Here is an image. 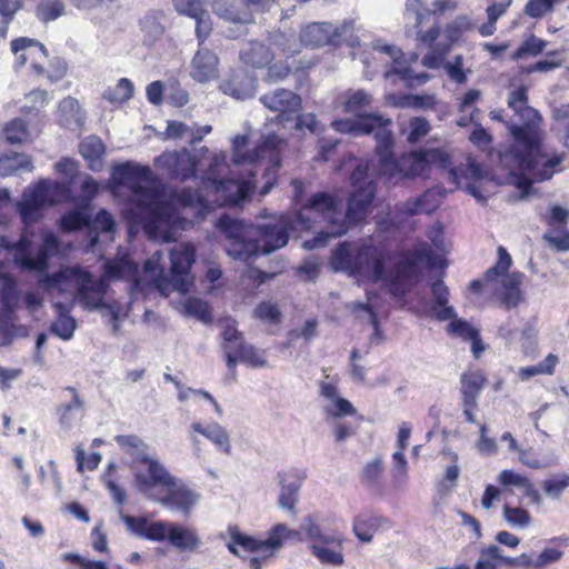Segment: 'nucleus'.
Here are the masks:
<instances>
[{"mask_svg": "<svg viewBox=\"0 0 569 569\" xmlns=\"http://www.w3.org/2000/svg\"><path fill=\"white\" fill-rule=\"evenodd\" d=\"M372 54L375 60L383 64H392V68L385 72V79L389 86L401 83L406 88H413L423 84L429 79L427 73L413 70L412 64H416L418 60L416 53L407 59L396 47L378 42L372 47Z\"/></svg>", "mask_w": 569, "mask_h": 569, "instance_id": "15", "label": "nucleus"}, {"mask_svg": "<svg viewBox=\"0 0 569 569\" xmlns=\"http://www.w3.org/2000/svg\"><path fill=\"white\" fill-rule=\"evenodd\" d=\"M502 519L516 530H526L532 525V516L529 510L519 506L506 503L502 508Z\"/></svg>", "mask_w": 569, "mask_h": 569, "instance_id": "43", "label": "nucleus"}, {"mask_svg": "<svg viewBox=\"0 0 569 569\" xmlns=\"http://www.w3.org/2000/svg\"><path fill=\"white\" fill-rule=\"evenodd\" d=\"M11 51L16 69L29 63L38 74H43L42 62L47 58V51L41 43L30 38H19L11 42Z\"/></svg>", "mask_w": 569, "mask_h": 569, "instance_id": "23", "label": "nucleus"}, {"mask_svg": "<svg viewBox=\"0 0 569 569\" xmlns=\"http://www.w3.org/2000/svg\"><path fill=\"white\" fill-rule=\"evenodd\" d=\"M557 0H529L525 6V13L539 19L553 10Z\"/></svg>", "mask_w": 569, "mask_h": 569, "instance_id": "62", "label": "nucleus"}, {"mask_svg": "<svg viewBox=\"0 0 569 569\" xmlns=\"http://www.w3.org/2000/svg\"><path fill=\"white\" fill-rule=\"evenodd\" d=\"M242 362L252 368H264L268 366L266 351L251 345L239 343L236 350V363Z\"/></svg>", "mask_w": 569, "mask_h": 569, "instance_id": "45", "label": "nucleus"}, {"mask_svg": "<svg viewBox=\"0 0 569 569\" xmlns=\"http://www.w3.org/2000/svg\"><path fill=\"white\" fill-rule=\"evenodd\" d=\"M497 252L496 264L486 272L483 280L472 281L470 289L491 293L508 309L516 308L525 301L521 286L526 276L520 271H510L512 259L503 247L500 246Z\"/></svg>", "mask_w": 569, "mask_h": 569, "instance_id": "8", "label": "nucleus"}, {"mask_svg": "<svg viewBox=\"0 0 569 569\" xmlns=\"http://www.w3.org/2000/svg\"><path fill=\"white\" fill-rule=\"evenodd\" d=\"M486 375L482 370H469L462 373L460 382H461V393L463 400L472 405L477 401L478 396L480 395L482 388L486 383Z\"/></svg>", "mask_w": 569, "mask_h": 569, "instance_id": "38", "label": "nucleus"}, {"mask_svg": "<svg viewBox=\"0 0 569 569\" xmlns=\"http://www.w3.org/2000/svg\"><path fill=\"white\" fill-rule=\"evenodd\" d=\"M518 460L530 469H543L555 466L558 459L552 455H540L532 448H529L518 451Z\"/></svg>", "mask_w": 569, "mask_h": 569, "instance_id": "46", "label": "nucleus"}, {"mask_svg": "<svg viewBox=\"0 0 569 569\" xmlns=\"http://www.w3.org/2000/svg\"><path fill=\"white\" fill-rule=\"evenodd\" d=\"M440 67H443L447 76L456 83H465L468 79V73H470V70L463 69L462 56H456L447 62L443 60Z\"/></svg>", "mask_w": 569, "mask_h": 569, "instance_id": "57", "label": "nucleus"}, {"mask_svg": "<svg viewBox=\"0 0 569 569\" xmlns=\"http://www.w3.org/2000/svg\"><path fill=\"white\" fill-rule=\"evenodd\" d=\"M441 194L438 190L431 189L418 198H413L403 203L400 208L406 216H416L421 213H431L440 204Z\"/></svg>", "mask_w": 569, "mask_h": 569, "instance_id": "36", "label": "nucleus"}, {"mask_svg": "<svg viewBox=\"0 0 569 569\" xmlns=\"http://www.w3.org/2000/svg\"><path fill=\"white\" fill-rule=\"evenodd\" d=\"M355 20H343L339 24L329 22H312L300 31V41L303 46L318 48L328 44H338L355 30Z\"/></svg>", "mask_w": 569, "mask_h": 569, "instance_id": "19", "label": "nucleus"}, {"mask_svg": "<svg viewBox=\"0 0 569 569\" xmlns=\"http://www.w3.org/2000/svg\"><path fill=\"white\" fill-rule=\"evenodd\" d=\"M393 139L390 130L382 129L377 133V154L379 157V173L389 181L397 182L403 178L427 174L432 168H446L450 158L440 149L423 152H410L400 159H395L390 149Z\"/></svg>", "mask_w": 569, "mask_h": 569, "instance_id": "7", "label": "nucleus"}, {"mask_svg": "<svg viewBox=\"0 0 569 569\" xmlns=\"http://www.w3.org/2000/svg\"><path fill=\"white\" fill-rule=\"evenodd\" d=\"M502 550L496 545H489L480 550L479 558L475 565V569H499L503 565Z\"/></svg>", "mask_w": 569, "mask_h": 569, "instance_id": "48", "label": "nucleus"}, {"mask_svg": "<svg viewBox=\"0 0 569 569\" xmlns=\"http://www.w3.org/2000/svg\"><path fill=\"white\" fill-rule=\"evenodd\" d=\"M100 184L91 177H86L81 184V207L64 214L61 218V228L73 231L88 224V207L91 200L98 194Z\"/></svg>", "mask_w": 569, "mask_h": 569, "instance_id": "24", "label": "nucleus"}, {"mask_svg": "<svg viewBox=\"0 0 569 569\" xmlns=\"http://www.w3.org/2000/svg\"><path fill=\"white\" fill-rule=\"evenodd\" d=\"M0 302L8 309H13L18 303L14 281L3 271H0Z\"/></svg>", "mask_w": 569, "mask_h": 569, "instance_id": "56", "label": "nucleus"}, {"mask_svg": "<svg viewBox=\"0 0 569 569\" xmlns=\"http://www.w3.org/2000/svg\"><path fill=\"white\" fill-rule=\"evenodd\" d=\"M327 522L319 512H313L303 517L299 531H295L289 539L297 535L302 536V540L308 543L310 555L322 566L339 568L346 562L345 545L347 541L342 532L332 530L325 531L322 525Z\"/></svg>", "mask_w": 569, "mask_h": 569, "instance_id": "9", "label": "nucleus"}, {"mask_svg": "<svg viewBox=\"0 0 569 569\" xmlns=\"http://www.w3.org/2000/svg\"><path fill=\"white\" fill-rule=\"evenodd\" d=\"M477 451L482 456H495L498 453V445L495 438L489 436L488 427L485 423L479 425V439L475 445Z\"/></svg>", "mask_w": 569, "mask_h": 569, "instance_id": "59", "label": "nucleus"}, {"mask_svg": "<svg viewBox=\"0 0 569 569\" xmlns=\"http://www.w3.org/2000/svg\"><path fill=\"white\" fill-rule=\"evenodd\" d=\"M59 413L60 426L66 430H70L76 427L83 417L82 405L80 400L74 397L69 405L60 408Z\"/></svg>", "mask_w": 569, "mask_h": 569, "instance_id": "50", "label": "nucleus"}, {"mask_svg": "<svg viewBox=\"0 0 569 569\" xmlns=\"http://www.w3.org/2000/svg\"><path fill=\"white\" fill-rule=\"evenodd\" d=\"M254 317L267 325H278L281 320V312L273 302L263 301L254 309Z\"/></svg>", "mask_w": 569, "mask_h": 569, "instance_id": "58", "label": "nucleus"}, {"mask_svg": "<svg viewBox=\"0 0 569 569\" xmlns=\"http://www.w3.org/2000/svg\"><path fill=\"white\" fill-rule=\"evenodd\" d=\"M385 522L386 520L377 515L360 513L353 518L352 532L359 541L369 543Z\"/></svg>", "mask_w": 569, "mask_h": 569, "instance_id": "37", "label": "nucleus"}, {"mask_svg": "<svg viewBox=\"0 0 569 569\" xmlns=\"http://www.w3.org/2000/svg\"><path fill=\"white\" fill-rule=\"evenodd\" d=\"M457 7L456 0H435L430 7L422 0H407L405 18L419 28L430 16H441L455 11Z\"/></svg>", "mask_w": 569, "mask_h": 569, "instance_id": "25", "label": "nucleus"}, {"mask_svg": "<svg viewBox=\"0 0 569 569\" xmlns=\"http://www.w3.org/2000/svg\"><path fill=\"white\" fill-rule=\"evenodd\" d=\"M219 76V59L217 54L209 49L200 48L190 67V77L200 83H206L217 79Z\"/></svg>", "mask_w": 569, "mask_h": 569, "instance_id": "29", "label": "nucleus"}, {"mask_svg": "<svg viewBox=\"0 0 569 569\" xmlns=\"http://www.w3.org/2000/svg\"><path fill=\"white\" fill-rule=\"evenodd\" d=\"M132 82L127 78H121L114 87L104 92L103 97L111 103H123L132 97Z\"/></svg>", "mask_w": 569, "mask_h": 569, "instance_id": "55", "label": "nucleus"}, {"mask_svg": "<svg viewBox=\"0 0 569 569\" xmlns=\"http://www.w3.org/2000/svg\"><path fill=\"white\" fill-rule=\"evenodd\" d=\"M547 42L536 36H530L515 52V59H522L526 57H535L543 51Z\"/></svg>", "mask_w": 569, "mask_h": 569, "instance_id": "60", "label": "nucleus"}, {"mask_svg": "<svg viewBox=\"0 0 569 569\" xmlns=\"http://www.w3.org/2000/svg\"><path fill=\"white\" fill-rule=\"evenodd\" d=\"M59 122L64 127H80L83 120L79 102L71 98H64L59 104Z\"/></svg>", "mask_w": 569, "mask_h": 569, "instance_id": "44", "label": "nucleus"}, {"mask_svg": "<svg viewBox=\"0 0 569 569\" xmlns=\"http://www.w3.org/2000/svg\"><path fill=\"white\" fill-rule=\"evenodd\" d=\"M497 480L503 488L511 491L518 490L522 496L530 498L533 503L540 502V495L525 475L512 469H505L499 472Z\"/></svg>", "mask_w": 569, "mask_h": 569, "instance_id": "33", "label": "nucleus"}, {"mask_svg": "<svg viewBox=\"0 0 569 569\" xmlns=\"http://www.w3.org/2000/svg\"><path fill=\"white\" fill-rule=\"evenodd\" d=\"M248 136L232 139V169L230 178L222 179L229 166L223 152L211 157L202 176V192H177L171 188L157 190L156 179L148 166L133 161L116 164L111 169L108 188L123 203L122 213L134 224H142L149 239L160 242L174 241L193 221L204 218L214 207L233 206L247 199L256 183L253 169H264V184L260 194H267L277 182L280 166V146L276 136H268L252 152L244 153Z\"/></svg>", "mask_w": 569, "mask_h": 569, "instance_id": "1", "label": "nucleus"}, {"mask_svg": "<svg viewBox=\"0 0 569 569\" xmlns=\"http://www.w3.org/2000/svg\"><path fill=\"white\" fill-rule=\"evenodd\" d=\"M107 279H110L107 273L96 279L81 266H67L40 281L53 299L58 318L51 325V331L56 336L62 340L73 337L77 322L70 311L76 302L88 310H100L112 323L113 331L119 330V322L128 316L130 306L108 298Z\"/></svg>", "mask_w": 569, "mask_h": 569, "instance_id": "5", "label": "nucleus"}, {"mask_svg": "<svg viewBox=\"0 0 569 569\" xmlns=\"http://www.w3.org/2000/svg\"><path fill=\"white\" fill-rule=\"evenodd\" d=\"M120 449L130 456L133 462H140L150 457L148 445L136 435H121L114 438Z\"/></svg>", "mask_w": 569, "mask_h": 569, "instance_id": "40", "label": "nucleus"}, {"mask_svg": "<svg viewBox=\"0 0 569 569\" xmlns=\"http://www.w3.org/2000/svg\"><path fill=\"white\" fill-rule=\"evenodd\" d=\"M261 102L269 110L279 112L278 118L281 122L288 121L290 116L298 112L301 107L300 97L286 89H277L270 93L263 94Z\"/></svg>", "mask_w": 569, "mask_h": 569, "instance_id": "28", "label": "nucleus"}, {"mask_svg": "<svg viewBox=\"0 0 569 569\" xmlns=\"http://www.w3.org/2000/svg\"><path fill=\"white\" fill-rule=\"evenodd\" d=\"M41 132L40 127H28L21 118L6 122L1 129V137L11 144L32 142Z\"/></svg>", "mask_w": 569, "mask_h": 569, "instance_id": "34", "label": "nucleus"}, {"mask_svg": "<svg viewBox=\"0 0 569 569\" xmlns=\"http://www.w3.org/2000/svg\"><path fill=\"white\" fill-rule=\"evenodd\" d=\"M176 387H177V396H178L179 401H181V402H186L189 400L199 401V400L203 399L212 406L213 411L216 412V415L218 417L222 416V408L209 392L203 391V390H194L191 388H186L182 385H180V382H178V381H176Z\"/></svg>", "mask_w": 569, "mask_h": 569, "instance_id": "49", "label": "nucleus"}, {"mask_svg": "<svg viewBox=\"0 0 569 569\" xmlns=\"http://www.w3.org/2000/svg\"><path fill=\"white\" fill-rule=\"evenodd\" d=\"M320 397L323 411L329 417L339 418L355 413L352 405L340 396L336 381L329 377L320 382Z\"/></svg>", "mask_w": 569, "mask_h": 569, "instance_id": "27", "label": "nucleus"}, {"mask_svg": "<svg viewBox=\"0 0 569 569\" xmlns=\"http://www.w3.org/2000/svg\"><path fill=\"white\" fill-rule=\"evenodd\" d=\"M412 432V425L408 421H403L399 425L397 446L398 450L392 455L393 460V481L398 486L406 483L408 478V462L405 457V449L409 443V439Z\"/></svg>", "mask_w": 569, "mask_h": 569, "instance_id": "31", "label": "nucleus"}, {"mask_svg": "<svg viewBox=\"0 0 569 569\" xmlns=\"http://www.w3.org/2000/svg\"><path fill=\"white\" fill-rule=\"evenodd\" d=\"M173 10L196 22V36L201 46L210 36L213 23L206 0H171Z\"/></svg>", "mask_w": 569, "mask_h": 569, "instance_id": "22", "label": "nucleus"}, {"mask_svg": "<svg viewBox=\"0 0 569 569\" xmlns=\"http://www.w3.org/2000/svg\"><path fill=\"white\" fill-rule=\"evenodd\" d=\"M70 194L67 183L42 180L33 187L26 189L18 209L26 224H29L43 214V210L64 201Z\"/></svg>", "mask_w": 569, "mask_h": 569, "instance_id": "16", "label": "nucleus"}, {"mask_svg": "<svg viewBox=\"0 0 569 569\" xmlns=\"http://www.w3.org/2000/svg\"><path fill=\"white\" fill-rule=\"evenodd\" d=\"M432 303L425 305L418 312L422 316L435 318L439 321H449L447 331L449 335L469 340L475 337L478 329L457 317L455 309L448 306L449 290L442 280L431 283Z\"/></svg>", "mask_w": 569, "mask_h": 569, "instance_id": "17", "label": "nucleus"}, {"mask_svg": "<svg viewBox=\"0 0 569 569\" xmlns=\"http://www.w3.org/2000/svg\"><path fill=\"white\" fill-rule=\"evenodd\" d=\"M154 163L181 180L194 176L197 168L194 157L187 149L163 152L156 158Z\"/></svg>", "mask_w": 569, "mask_h": 569, "instance_id": "26", "label": "nucleus"}, {"mask_svg": "<svg viewBox=\"0 0 569 569\" xmlns=\"http://www.w3.org/2000/svg\"><path fill=\"white\" fill-rule=\"evenodd\" d=\"M220 90L236 99H247L256 91V80L246 71L238 70L220 83Z\"/></svg>", "mask_w": 569, "mask_h": 569, "instance_id": "32", "label": "nucleus"}, {"mask_svg": "<svg viewBox=\"0 0 569 569\" xmlns=\"http://www.w3.org/2000/svg\"><path fill=\"white\" fill-rule=\"evenodd\" d=\"M63 13L64 3L61 0H41L36 9V16L42 22L56 20Z\"/></svg>", "mask_w": 569, "mask_h": 569, "instance_id": "52", "label": "nucleus"}, {"mask_svg": "<svg viewBox=\"0 0 569 569\" xmlns=\"http://www.w3.org/2000/svg\"><path fill=\"white\" fill-rule=\"evenodd\" d=\"M32 170V160L26 153L12 152L0 158V177H8L21 171Z\"/></svg>", "mask_w": 569, "mask_h": 569, "instance_id": "41", "label": "nucleus"}, {"mask_svg": "<svg viewBox=\"0 0 569 569\" xmlns=\"http://www.w3.org/2000/svg\"><path fill=\"white\" fill-rule=\"evenodd\" d=\"M431 244L419 243L412 257L397 261V269L389 271L391 258L385 247L372 238L360 243H341L331 256L330 264L336 271L347 272L353 277L358 286L365 287L366 302H352V313L372 325L375 335H379L377 309L380 298L377 289H388L395 297H402L411 279L416 274L418 264H426L431 269L447 267L446 254L451 249V242L445 237L440 226H433L428 232Z\"/></svg>", "mask_w": 569, "mask_h": 569, "instance_id": "3", "label": "nucleus"}, {"mask_svg": "<svg viewBox=\"0 0 569 569\" xmlns=\"http://www.w3.org/2000/svg\"><path fill=\"white\" fill-rule=\"evenodd\" d=\"M503 565L511 568L539 569L537 556L527 552L520 553L517 557H508L503 559Z\"/></svg>", "mask_w": 569, "mask_h": 569, "instance_id": "64", "label": "nucleus"}, {"mask_svg": "<svg viewBox=\"0 0 569 569\" xmlns=\"http://www.w3.org/2000/svg\"><path fill=\"white\" fill-rule=\"evenodd\" d=\"M230 540L228 549L236 556L243 557L247 553L256 556L250 560L251 569H261V561L272 558L286 543L295 531L284 523L271 527L264 538H258L240 531L238 528H229Z\"/></svg>", "mask_w": 569, "mask_h": 569, "instance_id": "10", "label": "nucleus"}, {"mask_svg": "<svg viewBox=\"0 0 569 569\" xmlns=\"http://www.w3.org/2000/svg\"><path fill=\"white\" fill-rule=\"evenodd\" d=\"M222 337L224 341L223 349L226 352L227 367L229 370H233L236 367V350L239 348V343H243V341L233 325H227Z\"/></svg>", "mask_w": 569, "mask_h": 569, "instance_id": "47", "label": "nucleus"}, {"mask_svg": "<svg viewBox=\"0 0 569 569\" xmlns=\"http://www.w3.org/2000/svg\"><path fill=\"white\" fill-rule=\"evenodd\" d=\"M274 56L276 52L270 47L260 42H250L240 53L242 62L254 68L267 66Z\"/></svg>", "mask_w": 569, "mask_h": 569, "instance_id": "39", "label": "nucleus"}, {"mask_svg": "<svg viewBox=\"0 0 569 569\" xmlns=\"http://www.w3.org/2000/svg\"><path fill=\"white\" fill-rule=\"evenodd\" d=\"M568 487L569 476L565 473L553 476L543 482V490L546 495L553 499L559 498Z\"/></svg>", "mask_w": 569, "mask_h": 569, "instance_id": "61", "label": "nucleus"}, {"mask_svg": "<svg viewBox=\"0 0 569 569\" xmlns=\"http://www.w3.org/2000/svg\"><path fill=\"white\" fill-rule=\"evenodd\" d=\"M276 3L277 0H213L212 9L226 21L247 24L252 21V8L266 11Z\"/></svg>", "mask_w": 569, "mask_h": 569, "instance_id": "21", "label": "nucleus"}, {"mask_svg": "<svg viewBox=\"0 0 569 569\" xmlns=\"http://www.w3.org/2000/svg\"><path fill=\"white\" fill-rule=\"evenodd\" d=\"M355 188L348 204L347 213L329 193L313 194L292 220L286 216L272 217L269 222L257 227L233 220L229 217L220 218L216 227L226 237L224 249L228 256L248 260L259 253H270L284 247L288 242L290 229L302 232L320 226L318 234L303 242L306 249H317L327 246L329 239L345 234L350 223L360 221L370 204L375 186L368 180V164L358 163L351 174Z\"/></svg>", "mask_w": 569, "mask_h": 569, "instance_id": "2", "label": "nucleus"}, {"mask_svg": "<svg viewBox=\"0 0 569 569\" xmlns=\"http://www.w3.org/2000/svg\"><path fill=\"white\" fill-rule=\"evenodd\" d=\"M80 153L89 162L91 170H99L102 167L104 144L102 140L96 136L87 137L80 143Z\"/></svg>", "mask_w": 569, "mask_h": 569, "instance_id": "42", "label": "nucleus"}, {"mask_svg": "<svg viewBox=\"0 0 569 569\" xmlns=\"http://www.w3.org/2000/svg\"><path fill=\"white\" fill-rule=\"evenodd\" d=\"M445 456L450 463L445 469L443 478L439 482V487L442 491H449L456 486L460 476V467L458 466L459 457L452 451L445 452Z\"/></svg>", "mask_w": 569, "mask_h": 569, "instance_id": "53", "label": "nucleus"}, {"mask_svg": "<svg viewBox=\"0 0 569 569\" xmlns=\"http://www.w3.org/2000/svg\"><path fill=\"white\" fill-rule=\"evenodd\" d=\"M169 257L171 264L168 273L162 264L160 251L154 252L144 262L141 273L138 271V266L127 254L109 261L106 264V273L109 278L132 281L134 291H144L154 287L166 297L173 291L184 296L194 284V278L190 270L194 263L196 247L189 242L179 243L170 250Z\"/></svg>", "mask_w": 569, "mask_h": 569, "instance_id": "6", "label": "nucleus"}, {"mask_svg": "<svg viewBox=\"0 0 569 569\" xmlns=\"http://www.w3.org/2000/svg\"><path fill=\"white\" fill-rule=\"evenodd\" d=\"M386 100L389 104L393 107L400 108H419V107H429L432 104L431 97H422V96H412V94H402L397 96L395 93H388L386 96Z\"/></svg>", "mask_w": 569, "mask_h": 569, "instance_id": "54", "label": "nucleus"}, {"mask_svg": "<svg viewBox=\"0 0 569 569\" xmlns=\"http://www.w3.org/2000/svg\"><path fill=\"white\" fill-rule=\"evenodd\" d=\"M508 106L523 121L521 126H509L515 140L513 146L499 154L506 174L493 181L472 158L467 159L466 167L449 171V177L458 188L465 189L482 202L493 193L496 184H512L519 191V198L529 194L532 180L550 179L561 164V154L551 151L542 143L539 129L541 117L537 110L527 104V89L517 88L508 98Z\"/></svg>", "mask_w": 569, "mask_h": 569, "instance_id": "4", "label": "nucleus"}, {"mask_svg": "<svg viewBox=\"0 0 569 569\" xmlns=\"http://www.w3.org/2000/svg\"><path fill=\"white\" fill-rule=\"evenodd\" d=\"M201 495L197 490L183 480L172 476L154 501L166 509L188 516L199 503Z\"/></svg>", "mask_w": 569, "mask_h": 569, "instance_id": "20", "label": "nucleus"}, {"mask_svg": "<svg viewBox=\"0 0 569 569\" xmlns=\"http://www.w3.org/2000/svg\"><path fill=\"white\" fill-rule=\"evenodd\" d=\"M171 305L182 316L194 318L203 323H209L212 320L210 306L199 298H180L171 301Z\"/></svg>", "mask_w": 569, "mask_h": 569, "instance_id": "35", "label": "nucleus"}, {"mask_svg": "<svg viewBox=\"0 0 569 569\" xmlns=\"http://www.w3.org/2000/svg\"><path fill=\"white\" fill-rule=\"evenodd\" d=\"M371 103V97L363 90H357L345 93L342 97V111L352 114L356 119H341L332 122V128L341 133L351 134H366L373 133L377 139V133L382 130H389L391 121L383 119L381 116L367 114L365 110Z\"/></svg>", "mask_w": 569, "mask_h": 569, "instance_id": "13", "label": "nucleus"}, {"mask_svg": "<svg viewBox=\"0 0 569 569\" xmlns=\"http://www.w3.org/2000/svg\"><path fill=\"white\" fill-rule=\"evenodd\" d=\"M298 490L299 485H282L278 498L279 507L290 512H295Z\"/></svg>", "mask_w": 569, "mask_h": 569, "instance_id": "63", "label": "nucleus"}, {"mask_svg": "<svg viewBox=\"0 0 569 569\" xmlns=\"http://www.w3.org/2000/svg\"><path fill=\"white\" fill-rule=\"evenodd\" d=\"M196 433L203 436L207 438L216 449L224 455H229L231 451V440L230 435L226 428H223L218 422H210L208 425H203L200 421H193L190 425V439L196 442Z\"/></svg>", "mask_w": 569, "mask_h": 569, "instance_id": "30", "label": "nucleus"}, {"mask_svg": "<svg viewBox=\"0 0 569 569\" xmlns=\"http://www.w3.org/2000/svg\"><path fill=\"white\" fill-rule=\"evenodd\" d=\"M133 486L147 498L156 500L163 488L172 478V473L154 456H150L140 462H133Z\"/></svg>", "mask_w": 569, "mask_h": 569, "instance_id": "18", "label": "nucleus"}, {"mask_svg": "<svg viewBox=\"0 0 569 569\" xmlns=\"http://www.w3.org/2000/svg\"><path fill=\"white\" fill-rule=\"evenodd\" d=\"M471 29V20L467 16H461L449 23L443 31L438 26H433L426 32H419L418 40L431 49L422 58V64L428 69L440 68L452 46L460 40L465 31Z\"/></svg>", "mask_w": 569, "mask_h": 569, "instance_id": "14", "label": "nucleus"}, {"mask_svg": "<svg viewBox=\"0 0 569 569\" xmlns=\"http://www.w3.org/2000/svg\"><path fill=\"white\" fill-rule=\"evenodd\" d=\"M128 531L151 541H168L180 550H194L200 539L194 529L177 522L151 520L147 517L121 515Z\"/></svg>", "mask_w": 569, "mask_h": 569, "instance_id": "11", "label": "nucleus"}, {"mask_svg": "<svg viewBox=\"0 0 569 569\" xmlns=\"http://www.w3.org/2000/svg\"><path fill=\"white\" fill-rule=\"evenodd\" d=\"M0 247L12 252L14 262L27 270L42 271L48 268L49 259L57 254L58 238L49 230L36 234L28 229L19 242L11 244L7 238L0 239Z\"/></svg>", "mask_w": 569, "mask_h": 569, "instance_id": "12", "label": "nucleus"}, {"mask_svg": "<svg viewBox=\"0 0 569 569\" xmlns=\"http://www.w3.org/2000/svg\"><path fill=\"white\" fill-rule=\"evenodd\" d=\"M511 4V0H506L500 3H492L486 10L487 22L479 27V33L483 37L492 36L496 32V23L500 17H502L508 7Z\"/></svg>", "mask_w": 569, "mask_h": 569, "instance_id": "51", "label": "nucleus"}]
</instances>
